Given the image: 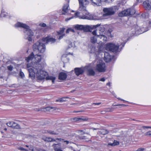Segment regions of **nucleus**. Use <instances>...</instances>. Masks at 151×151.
I'll return each instance as SVG.
<instances>
[{
	"mask_svg": "<svg viewBox=\"0 0 151 151\" xmlns=\"http://www.w3.org/2000/svg\"><path fill=\"white\" fill-rule=\"evenodd\" d=\"M42 58L41 55H34L32 52L25 58L27 62H31L30 63L27 64V67L29 76L32 80L36 78L37 80H42L47 75V73L43 70V64L40 63Z\"/></svg>",
	"mask_w": 151,
	"mask_h": 151,
	"instance_id": "1",
	"label": "nucleus"
},
{
	"mask_svg": "<svg viewBox=\"0 0 151 151\" xmlns=\"http://www.w3.org/2000/svg\"><path fill=\"white\" fill-rule=\"evenodd\" d=\"M70 0H65L66 2L63 6V14H68L71 12H73L70 9L69 7V2ZM79 7V10L80 12H77L75 14V17L79 19L92 20L93 19V16H91L88 12L86 10V7L88 4V0H78Z\"/></svg>",
	"mask_w": 151,
	"mask_h": 151,
	"instance_id": "2",
	"label": "nucleus"
},
{
	"mask_svg": "<svg viewBox=\"0 0 151 151\" xmlns=\"http://www.w3.org/2000/svg\"><path fill=\"white\" fill-rule=\"evenodd\" d=\"M55 38L48 36L46 37L43 38L42 40H39L35 43L33 46V49L34 51H37L41 53H43L45 50V44L54 43L55 42Z\"/></svg>",
	"mask_w": 151,
	"mask_h": 151,
	"instance_id": "3",
	"label": "nucleus"
},
{
	"mask_svg": "<svg viewBox=\"0 0 151 151\" xmlns=\"http://www.w3.org/2000/svg\"><path fill=\"white\" fill-rule=\"evenodd\" d=\"M104 29L103 27H100L99 30H96L92 32L94 35L91 37L90 41L93 43L97 42V40H100L101 43L105 42L107 40V37L105 35Z\"/></svg>",
	"mask_w": 151,
	"mask_h": 151,
	"instance_id": "4",
	"label": "nucleus"
},
{
	"mask_svg": "<svg viewBox=\"0 0 151 151\" xmlns=\"http://www.w3.org/2000/svg\"><path fill=\"white\" fill-rule=\"evenodd\" d=\"M14 27L16 28H23L24 38L29 41H32V37L34 35V33L29 26L25 24L18 22L15 24Z\"/></svg>",
	"mask_w": 151,
	"mask_h": 151,
	"instance_id": "5",
	"label": "nucleus"
},
{
	"mask_svg": "<svg viewBox=\"0 0 151 151\" xmlns=\"http://www.w3.org/2000/svg\"><path fill=\"white\" fill-rule=\"evenodd\" d=\"M149 28L150 27H146V26H145L140 28L137 25H135L133 26L131 29V36H136L142 33L149 30Z\"/></svg>",
	"mask_w": 151,
	"mask_h": 151,
	"instance_id": "6",
	"label": "nucleus"
},
{
	"mask_svg": "<svg viewBox=\"0 0 151 151\" xmlns=\"http://www.w3.org/2000/svg\"><path fill=\"white\" fill-rule=\"evenodd\" d=\"M123 42H122L120 45L119 44L115 45L114 43H110L106 44V48L107 49L112 51L114 53H116L119 51V48L120 47V49H122L124 47L127 42L126 40H124Z\"/></svg>",
	"mask_w": 151,
	"mask_h": 151,
	"instance_id": "7",
	"label": "nucleus"
},
{
	"mask_svg": "<svg viewBox=\"0 0 151 151\" xmlns=\"http://www.w3.org/2000/svg\"><path fill=\"white\" fill-rule=\"evenodd\" d=\"M119 6H112L109 7H104L103 9L104 13L103 17L112 15L114 14L119 9Z\"/></svg>",
	"mask_w": 151,
	"mask_h": 151,
	"instance_id": "8",
	"label": "nucleus"
},
{
	"mask_svg": "<svg viewBox=\"0 0 151 151\" xmlns=\"http://www.w3.org/2000/svg\"><path fill=\"white\" fill-rule=\"evenodd\" d=\"M95 70L100 73L104 72L106 70L105 63L101 60H99L97 62Z\"/></svg>",
	"mask_w": 151,
	"mask_h": 151,
	"instance_id": "9",
	"label": "nucleus"
},
{
	"mask_svg": "<svg viewBox=\"0 0 151 151\" xmlns=\"http://www.w3.org/2000/svg\"><path fill=\"white\" fill-rule=\"evenodd\" d=\"M135 13V11L133 9H129L124 10L118 14V16L119 17H122L124 16L133 15Z\"/></svg>",
	"mask_w": 151,
	"mask_h": 151,
	"instance_id": "10",
	"label": "nucleus"
},
{
	"mask_svg": "<svg viewBox=\"0 0 151 151\" xmlns=\"http://www.w3.org/2000/svg\"><path fill=\"white\" fill-rule=\"evenodd\" d=\"M143 6L146 10H151V0H146L144 1L143 3ZM149 25L151 26V21L149 22Z\"/></svg>",
	"mask_w": 151,
	"mask_h": 151,
	"instance_id": "11",
	"label": "nucleus"
},
{
	"mask_svg": "<svg viewBox=\"0 0 151 151\" xmlns=\"http://www.w3.org/2000/svg\"><path fill=\"white\" fill-rule=\"evenodd\" d=\"M100 24H98L95 25H83V30L84 32H87L91 31V30L93 29H95L96 28L100 26Z\"/></svg>",
	"mask_w": 151,
	"mask_h": 151,
	"instance_id": "12",
	"label": "nucleus"
},
{
	"mask_svg": "<svg viewBox=\"0 0 151 151\" xmlns=\"http://www.w3.org/2000/svg\"><path fill=\"white\" fill-rule=\"evenodd\" d=\"M42 139L43 140L45 141L50 142L55 141L56 140H58L60 142H63V141H64V139L61 138H56L55 139L52 138L51 137H43L42 138Z\"/></svg>",
	"mask_w": 151,
	"mask_h": 151,
	"instance_id": "13",
	"label": "nucleus"
},
{
	"mask_svg": "<svg viewBox=\"0 0 151 151\" xmlns=\"http://www.w3.org/2000/svg\"><path fill=\"white\" fill-rule=\"evenodd\" d=\"M97 48L98 49V50L95 47H93L90 52V53H94L96 54H97L102 51L101 49L103 48V47L102 46H98Z\"/></svg>",
	"mask_w": 151,
	"mask_h": 151,
	"instance_id": "14",
	"label": "nucleus"
},
{
	"mask_svg": "<svg viewBox=\"0 0 151 151\" xmlns=\"http://www.w3.org/2000/svg\"><path fill=\"white\" fill-rule=\"evenodd\" d=\"M65 28H61L60 30L57 32V37H58V39L60 40L64 37L65 34L64 33Z\"/></svg>",
	"mask_w": 151,
	"mask_h": 151,
	"instance_id": "15",
	"label": "nucleus"
},
{
	"mask_svg": "<svg viewBox=\"0 0 151 151\" xmlns=\"http://www.w3.org/2000/svg\"><path fill=\"white\" fill-rule=\"evenodd\" d=\"M84 69L87 70L88 75L93 76L95 74V72L93 69L91 68L90 66H86L84 67Z\"/></svg>",
	"mask_w": 151,
	"mask_h": 151,
	"instance_id": "16",
	"label": "nucleus"
},
{
	"mask_svg": "<svg viewBox=\"0 0 151 151\" xmlns=\"http://www.w3.org/2000/svg\"><path fill=\"white\" fill-rule=\"evenodd\" d=\"M104 60L106 62L110 61L113 57L111 56L110 54L107 52H105L104 53Z\"/></svg>",
	"mask_w": 151,
	"mask_h": 151,
	"instance_id": "17",
	"label": "nucleus"
},
{
	"mask_svg": "<svg viewBox=\"0 0 151 151\" xmlns=\"http://www.w3.org/2000/svg\"><path fill=\"white\" fill-rule=\"evenodd\" d=\"M84 72V69L82 68H76L75 69V72L77 76L82 74Z\"/></svg>",
	"mask_w": 151,
	"mask_h": 151,
	"instance_id": "18",
	"label": "nucleus"
},
{
	"mask_svg": "<svg viewBox=\"0 0 151 151\" xmlns=\"http://www.w3.org/2000/svg\"><path fill=\"white\" fill-rule=\"evenodd\" d=\"M7 126L14 128H17L18 127L17 124L13 122H9L6 123Z\"/></svg>",
	"mask_w": 151,
	"mask_h": 151,
	"instance_id": "19",
	"label": "nucleus"
},
{
	"mask_svg": "<svg viewBox=\"0 0 151 151\" xmlns=\"http://www.w3.org/2000/svg\"><path fill=\"white\" fill-rule=\"evenodd\" d=\"M0 16L1 17H4L7 18L10 17V16L7 13L5 12V10L3 9H2L1 10Z\"/></svg>",
	"mask_w": 151,
	"mask_h": 151,
	"instance_id": "20",
	"label": "nucleus"
},
{
	"mask_svg": "<svg viewBox=\"0 0 151 151\" xmlns=\"http://www.w3.org/2000/svg\"><path fill=\"white\" fill-rule=\"evenodd\" d=\"M93 5L94 6H99L101 4V0H91ZM89 2V1H88Z\"/></svg>",
	"mask_w": 151,
	"mask_h": 151,
	"instance_id": "21",
	"label": "nucleus"
},
{
	"mask_svg": "<svg viewBox=\"0 0 151 151\" xmlns=\"http://www.w3.org/2000/svg\"><path fill=\"white\" fill-rule=\"evenodd\" d=\"M67 78L66 74L63 72H61L59 75V79L61 80L65 79Z\"/></svg>",
	"mask_w": 151,
	"mask_h": 151,
	"instance_id": "22",
	"label": "nucleus"
},
{
	"mask_svg": "<svg viewBox=\"0 0 151 151\" xmlns=\"http://www.w3.org/2000/svg\"><path fill=\"white\" fill-rule=\"evenodd\" d=\"M119 142L118 141L116 140H114L113 143H109L108 145L111 146H115L119 145Z\"/></svg>",
	"mask_w": 151,
	"mask_h": 151,
	"instance_id": "23",
	"label": "nucleus"
},
{
	"mask_svg": "<svg viewBox=\"0 0 151 151\" xmlns=\"http://www.w3.org/2000/svg\"><path fill=\"white\" fill-rule=\"evenodd\" d=\"M74 28L77 30H83V25L77 24L75 26Z\"/></svg>",
	"mask_w": 151,
	"mask_h": 151,
	"instance_id": "24",
	"label": "nucleus"
},
{
	"mask_svg": "<svg viewBox=\"0 0 151 151\" xmlns=\"http://www.w3.org/2000/svg\"><path fill=\"white\" fill-rule=\"evenodd\" d=\"M52 109V108L51 107H47L44 108L42 109H41V111L46 112L48 111H50Z\"/></svg>",
	"mask_w": 151,
	"mask_h": 151,
	"instance_id": "25",
	"label": "nucleus"
},
{
	"mask_svg": "<svg viewBox=\"0 0 151 151\" xmlns=\"http://www.w3.org/2000/svg\"><path fill=\"white\" fill-rule=\"evenodd\" d=\"M56 146H60V144H54L52 145V147H54L55 151H63L59 148H56Z\"/></svg>",
	"mask_w": 151,
	"mask_h": 151,
	"instance_id": "26",
	"label": "nucleus"
},
{
	"mask_svg": "<svg viewBox=\"0 0 151 151\" xmlns=\"http://www.w3.org/2000/svg\"><path fill=\"white\" fill-rule=\"evenodd\" d=\"M55 79V77L52 76H48L46 77V79L47 80H51L53 83L54 82Z\"/></svg>",
	"mask_w": 151,
	"mask_h": 151,
	"instance_id": "27",
	"label": "nucleus"
},
{
	"mask_svg": "<svg viewBox=\"0 0 151 151\" xmlns=\"http://www.w3.org/2000/svg\"><path fill=\"white\" fill-rule=\"evenodd\" d=\"M66 98L64 97L56 100V101L57 102H62L66 101Z\"/></svg>",
	"mask_w": 151,
	"mask_h": 151,
	"instance_id": "28",
	"label": "nucleus"
},
{
	"mask_svg": "<svg viewBox=\"0 0 151 151\" xmlns=\"http://www.w3.org/2000/svg\"><path fill=\"white\" fill-rule=\"evenodd\" d=\"M47 132L50 134L52 135H56L58 134V132H55L54 131L49 130L47 131Z\"/></svg>",
	"mask_w": 151,
	"mask_h": 151,
	"instance_id": "29",
	"label": "nucleus"
},
{
	"mask_svg": "<svg viewBox=\"0 0 151 151\" xmlns=\"http://www.w3.org/2000/svg\"><path fill=\"white\" fill-rule=\"evenodd\" d=\"M70 32H74L75 31L73 29L69 28L67 29V30H66V33H69Z\"/></svg>",
	"mask_w": 151,
	"mask_h": 151,
	"instance_id": "30",
	"label": "nucleus"
},
{
	"mask_svg": "<svg viewBox=\"0 0 151 151\" xmlns=\"http://www.w3.org/2000/svg\"><path fill=\"white\" fill-rule=\"evenodd\" d=\"M101 134L103 135H105L106 134L108 133V131L105 130V129H102L101 131Z\"/></svg>",
	"mask_w": 151,
	"mask_h": 151,
	"instance_id": "31",
	"label": "nucleus"
},
{
	"mask_svg": "<svg viewBox=\"0 0 151 151\" xmlns=\"http://www.w3.org/2000/svg\"><path fill=\"white\" fill-rule=\"evenodd\" d=\"M7 68L9 70L12 71L13 69V67L11 65H10L7 66Z\"/></svg>",
	"mask_w": 151,
	"mask_h": 151,
	"instance_id": "32",
	"label": "nucleus"
},
{
	"mask_svg": "<svg viewBox=\"0 0 151 151\" xmlns=\"http://www.w3.org/2000/svg\"><path fill=\"white\" fill-rule=\"evenodd\" d=\"M19 76L21 77L22 78H23L24 77V74L21 70L19 72Z\"/></svg>",
	"mask_w": 151,
	"mask_h": 151,
	"instance_id": "33",
	"label": "nucleus"
},
{
	"mask_svg": "<svg viewBox=\"0 0 151 151\" xmlns=\"http://www.w3.org/2000/svg\"><path fill=\"white\" fill-rule=\"evenodd\" d=\"M33 150L35 151H45V150L39 148H35V149H33Z\"/></svg>",
	"mask_w": 151,
	"mask_h": 151,
	"instance_id": "34",
	"label": "nucleus"
},
{
	"mask_svg": "<svg viewBox=\"0 0 151 151\" xmlns=\"http://www.w3.org/2000/svg\"><path fill=\"white\" fill-rule=\"evenodd\" d=\"M78 121H86L87 120L86 118H82L78 117Z\"/></svg>",
	"mask_w": 151,
	"mask_h": 151,
	"instance_id": "35",
	"label": "nucleus"
},
{
	"mask_svg": "<svg viewBox=\"0 0 151 151\" xmlns=\"http://www.w3.org/2000/svg\"><path fill=\"white\" fill-rule=\"evenodd\" d=\"M145 135L146 136H150L151 137V131H149L145 133Z\"/></svg>",
	"mask_w": 151,
	"mask_h": 151,
	"instance_id": "36",
	"label": "nucleus"
},
{
	"mask_svg": "<svg viewBox=\"0 0 151 151\" xmlns=\"http://www.w3.org/2000/svg\"><path fill=\"white\" fill-rule=\"evenodd\" d=\"M18 149L19 150H20L22 151H28L27 150L24 148H23L22 147H19Z\"/></svg>",
	"mask_w": 151,
	"mask_h": 151,
	"instance_id": "37",
	"label": "nucleus"
},
{
	"mask_svg": "<svg viewBox=\"0 0 151 151\" xmlns=\"http://www.w3.org/2000/svg\"><path fill=\"white\" fill-rule=\"evenodd\" d=\"M39 26L42 27H45L46 26V25L44 23H40L39 24Z\"/></svg>",
	"mask_w": 151,
	"mask_h": 151,
	"instance_id": "38",
	"label": "nucleus"
},
{
	"mask_svg": "<svg viewBox=\"0 0 151 151\" xmlns=\"http://www.w3.org/2000/svg\"><path fill=\"white\" fill-rule=\"evenodd\" d=\"M106 3H109L112 2L114 0H103Z\"/></svg>",
	"mask_w": 151,
	"mask_h": 151,
	"instance_id": "39",
	"label": "nucleus"
},
{
	"mask_svg": "<svg viewBox=\"0 0 151 151\" xmlns=\"http://www.w3.org/2000/svg\"><path fill=\"white\" fill-rule=\"evenodd\" d=\"M113 106H126V105L125 104H116V105H113Z\"/></svg>",
	"mask_w": 151,
	"mask_h": 151,
	"instance_id": "40",
	"label": "nucleus"
},
{
	"mask_svg": "<svg viewBox=\"0 0 151 151\" xmlns=\"http://www.w3.org/2000/svg\"><path fill=\"white\" fill-rule=\"evenodd\" d=\"M145 150V148H139L136 151H144Z\"/></svg>",
	"mask_w": 151,
	"mask_h": 151,
	"instance_id": "41",
	"label": "nucleus"
},
{
	"mask_svg": "<svg viewBox=\"0 0 151 151\" xmlns=\"http://www.w3.org/2000/svg\"><path fill=\"white\" fill-rule=\"evenodd\" d=\"M142 128L144 129H148L149 128H151V127L143 126H142Z\"/></svg>",
	"mask_w": 151,
	"mask_h": 151,
	"instance_id": "42",
	"label": "nucleus"
},
{
	"mask_svg": "<svg viewBox=\"0 0 151 151\" xmlns=\"http://www.w3.org/2000/svg\"><path fill=\"white\" fill-rule=\"evenodd\" d=\"M63 142L65 143L64 144H65L66 145H67L70 142L68 141L64 140L63 141Z\"/></svg>",
	"mask_w": 151,
	"mask_h": 151,
	"instance_id": "43",
	"label": "nucleus"
},
{
	"mask_svg": "<svg viewBox=\"0 0 151 151\" xmlns=\"http://www.w3.org/2000/svg\"><path fill=\"white\" fill-rule=\"evenodd\" d=\"M73 122H76L77 121H78V117H75L73 119Z\"/></svg>",
	"mask_w": 151,
	"mask_h": 151,
	"instance_id": "44",
	"label": "nucleus"
},
{
	"mask_svg": "<svg viewBox=\"0 0 151 151\" xmlns=\"http://www.w3.org/2000/svg\"><path fill=\"white\" fill-rule=\"evenodd\" d=\"M100 81L104 82L105 81V79L104 78H101L99 79Z\"/></svg>",
	"mask_w": 151,
	"mask_h": 151,
	"instance_id": "45",
	"label": "nucleus"
},
{
	"mask_svg": "<svg viewBox=\"0 0 151 151\" xmlns=\"http://www.w3.org/2000/svg\"><path fill=\"white\" fill-rule=\"evenodd\" d=\"M101 104V103H93V104L95 105H99Z\"/></svg>",
	"mask_w": 151,
	"mask_h": 151,
	"instance_id": "46",
	"label": "nucleus"
},
{
	"mask_svg": "<svg viewBox=\"0 0 151 151\" xmlns=\"http://www.w3.org/2000/svg\"><path fill=\"white\" fill-rule=\"evenodd\" d=\"M15 84H13L11 85L10 86H9L10 87H15Z\"/></svg>",
	"mask_w": 151,
	"mask_h": 151,
	"instance_id": "47",
	"label": "nucleus"
},
{
	"mask_svg": "<svg viewBox=\"0 0 151 151\" xmlns=\"http://www.w3.org/2000/svg\"><path fill=\"white\" fill-rule=\"evenodd\" d=\"M72 18H73V17H71L70 18H66L65 19V21H68V20H70V19H72Z\"/></svg>",
	"mask_w": 151,
	"mask_h": 151,
	"instance_id": "48",
	"label": "nucleus"
},
{
	"mask_svg": "<svg viewBox=\"0 0 151 151\" xmlns=\"http://www.w3.org/2000/svg\"><path fill=\"white\" fill-rule=\"evenodd\" d=\"M111 93L115 97H116L115 95V93L114 91H112V92H111Z\"/></svg>",
	"mask_w": 151,
	"mask_h": 151,
	"instance_id": "49",
	"label": "nucleus"
},
{
	"mask_svg": "<svg viewBox=\"0 0 151 151\" xmlns=\"http://www.w3.org/2000/svg\"><path fill=\"white\" fill-rule=\"evenodd\" d=\"M4 67L3 66H2V67H1L0 69L1 70H4Z\"/></svg>",
	"mask_w": 151,
	"mask_h": 151,
	"instance_id": "50",
	"label": "nucleus"
},
{
	"mask_svg": "<svg viewBox=\"0 0 151 151\" xmlns=\"http://www.w3.org/2000/svg\"><path fill=\"white\" fill-rule=\"evenodd\" d=\"M110 85H111V83L110 82H109L108 83H107L106 84V85L107 86H110Z\"/></svg>",
	"mask_w": 151,
	"mask_h": 151,
	"instance_id": "51",
	"label": "nucleus"
},
{
	"mask_svg": "<svg viewBox=\"0 0 151 151\" xmlns=\"http://www.w3.org/2000/svg\"><path fill=\"white\" fill-rule=\"evenodd\" d=\"M81 134H83L85 133L84 132V131L83 130H81Z\"/></svg>",
	"mask_w": 151,
	"mask_h": 151,
	"instance_id": "52",
	"label": "nucleus"
},
{
	"mask_svg": "<svg viewBox=\"0 0 151 151\" xmlns=\"http://www.w3.org/2000/svg\"><path fill=\"white\" fill-rule=\"evenodd\" d=\"M117 99H118L119 100H121L122 101H124V100L120 98H117Z\"/></svg>",
	"mask_w": 151,
	"mask_h": 151,
	"instance_id": "53",
	"label": "nucleus"
},
{
	"mask_svg": "<svg viewBox=\"0 0 151 151\" xmlns=\"http://www.w3.org/2000/svg\"><path fill=\"white\" fill-rule=\"evenodd\" d=\"M29 149L30 150H32V151H35V150H33V148H30Z\"/></svg>",
	"mask_w": 151,
	"mask_h": 151,
	"instance_id": "54",
	"label": "nucleus"
},
{
	"mask_svg": "<svg viewBox=\"0 0 151 151\" xmlns=\"http://www.w3.org/2000/svg\"><path fill=\"white\" fill-rule=\"evenodd\" d=\"M142 0H137V1L138 2H141Z\"/></svg>",
	"mask_w": 151,
	"mask_h": 151,
	"instance_id": "55",
	"label": "nucleus"
},
{
	"mask_svg": "<svg viewBox=\"0 0 151 151\" xmlns=\"http://www.w3.org/2000/svg\"><path fill=\"white\" fill-rule=\"evenodd\" d=\"M60 146H56V148H58V147H59H59H60Z\"/></svg>",
	"mask_w": 151,
	"mask_h": 151,
	"instance_id": "56",
	"label": "nucleus"
},
{
	"mask_svg": "<svg viewBox=\"0 0 151 151\" xmlns=\"http://www.w3.org/2000/svg\"><path fill=\"white\" fill-rule=\"evenodd\" d=\"M70 47H70V46H69V48H68L67 50H69V48H70Z\"/></svg>",
	"mask_w": 151,
	"mask_h": 151,
	"instance_id": "57",
	"label": "nucleus"
},
{
	"mask_svg": "<svg viewBox=\"0 0 151 151\" xmlns=\"http://www.w3.org/2000/svg\"><path fill=\"white\" fill-rule=\"evenodd\" d=\"M81 111H76L75 112H80Z\"/></svg>",
	"mask_w": 151,
	"mask_h": 151,
	"instance_id": "58",
	"label": "nucleus"
},
{
	"mask_svg": "<svg viewBox=\"0 0 151 151\" xmlns=\"http://www.w3.org/2000/svg\"><path fill=\"white\" fill-rule=\"evenodd\" d=\"M93 129V130H96V129H96V128H93V129Z\"/></svg>",
	"mask_w": 151,
	"mask_h": 151,
	"instance_id": "59",
	"label": "nucleus"
},
{
	"mask_svg": "<svg viewBox=\"0 0 151 151\" xmlns=\"http://www.w3.org/2000/svg\"><path fill=\"white\" fill-rule=\"evenodd\" d=\"M68 54H72V53H70V52L68 53Z\"/></svg>",
	"mask_w": 151,
	"mask_h": 151,
	"instance_id": "60",
	"label": "nucleus"
},
{
	"mask_svg": "<svg viewBox=\"0 0 151 151\" xmlns=\"http://www.w3.org/2000/svg\"><path fill=\"white\" fill-rule=\"evenodd\" d=\"M4 130H7V129H6V128H4Z\"/></svg>",
	"mask_w": 151,
	"mask_h": 151,
	"instance_id": "61",
	"label": "nucleus"
},
{
	"mask_svg": "<svg viewBox=\"0 0 151 151\" xmlns=\"http://www.w3.org/2000/svg\"><path fill=\"white\" fill-rule=\"evenodd\" d=\"M26 146L27 147H29V146L28 145H26Z\"/></svg>",
	"mask_w": 151,
	"mask_h": 151,
	"instance_id": "62",
	"label": "nucleus"
},
{
	"mask_svg": "<svg viewBox=\"0 0 151 151\" xmlns=\"http://www.w3.org/2000/svg\"><path fill=\"white\" fill-rule=\"evenodd\" d=\"M47 27V28H50V27Z\"/></svg>",
	"mask_w": 151,
	"mask_h": 151,
	"instance_id": "63",
	"label": "nucleus"
}]
</instances>
